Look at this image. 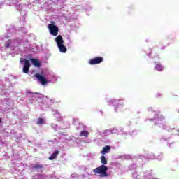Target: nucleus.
Here are the masks:
<instances>
[{
	"label": "nucleus",
	"instance_id": "obj_1",
	"mask_svg": "<svg viewBox=\"0 0 179 179\" xmlns=\"http://www.w3.org/2000/svg\"><path fill=\"white\" fill-rule=\"evenodd\" d=\"M107 170H108V167L105 165H101L93 169V173H95V174H100V177H108V173H106Z\"/></svg>",
	"mask_w": 179,
	"mask_h": 179
},
{
	"label": "nucleus",
	"instance_id": "obj_2",
	"mask_svg": "<svg viewBox=\"0 0 179 179\" xmlns=\"http://www.w3.org/2000/svg\"><path fill=\"white\" fill-rule=\"evenodd\" d=\"M55 41L60 52H66L67 49L66 47H65V45H64V38H62V36H57L55 38Z\"/></svg>",
	"mask_w": 179,
	"mask_h": 179
},
{
	"label": "nucleus",
	"instance_id": "obj_3",
	"mask_svg": "<svg viewBox=\"0 0 179 179\" xmlns=\"http://www.w3.org/2000/svg\"><path fill=\"white\" fill-rule=\"evenodd\" d=\"M48 28L52 36H58V32L59 31V29H58V27H57L54 24H49L48 25Z\"/></svg>",
	"mask_w": 179,
	"mask_h": 179
},
{
	"label": "nucleus",
	"instance_id": "obj_4",
	"mask_svg": "<svg viewBox=\"0 0 179 179\" xmlns=\"http://www.w3.org/2000/svg\"><path fill=\"white\" fill-rule=\"evenodd\" d=\"M34 77L36 78L37 80H38V82H40L43 85H47V83H48L47 78L43 74L35 73Z\"/></svg>",
	"mask_w": 179,
	"mask_h": 179
},
{
	"label": "nucleus",
	"instance_id": "obj_5",
	"mask_svg": "<svg viewBox=\"0 0 179 179\" xmlns=\"http://www.w3.org/2000/svg\"><path fill=\"white\" fill-rule=\"evenodd\" d=\"M24 62L22 71L24 73H29V70L30 69V62L27 59H21L20 62Z\"/></svg>",
	"mask_w": 179,
	"mask_h": 179
},
{
	"label": "nucleus",
	"instance_id": "obj_6",
	"mask_svg": "<svg viewBox=\"0 0 179 179\" xmlns=\"http://www.w3.org/2000/svg\"><path fill=\"white\" fill-rule=\"evenodd\" d=\"M104 61V59L102 57H94V59H91L89 61V64L90 65H96L97 64H101Z\"/></svg>",
	"mask_w": 179,
	"mask_h": 179
},
{
	"label": "nucleus",
	"instance_id": "obj_7",
	"mask_svg": "<svg viewBox=\"0 0 179 179\" xmlns=\"http://www.w3.org/2000/svg\"><path fill=\"white\" fill-rule=\"evenodd\" d=\"M30 61L32 62L33 65L37 66V68H40V66H41V63L38 59L31 58Z\"/></svg>",
	"mask_w": 179,
	"mask_h": 179
},
{
	"label": "nucleus",
	"instance_id": "obj_8",
	"mask_svg": "<svg viewBox=\"0 0 179 179\" xmlns=\"http://www.w3.org/2000/svg\"><path fill=\"white\" fill-rule=\"evenodd\" d=\"M111 150V147L110 145H106L103 148L101 153V155H106L108 152H110Z\"/></svg>",
	"mask_w": 179,
	"mask_h": 179
},
{
	"label": "nucleus",
	"instance_id": "obj_9",
	"mask_svg": "<svg viewBox=\"0 0 179 179\" xmlns=\"http://www.w3.org/2000/svg\"><path fill=\"white\" fill-rule=\"evenodd\" d=\"M58 155H59V150H55L54 153H52L50 157H49V160H54V159H57Z\"/></svg>",
	"mask_w": 179,
	"mask_h": 179
},
{
	"label": "nucleus",
	"instance_id": "obj_10",
	"mask_svg": "<svg viewBox=\"0 0 179 179\" xmlns=\"http://www.w3.org/2000/svg\"><path fill=\"white\" fill-rule=\"evenodd\" d=\"M155 69H156V71L162 72V71H163V66H162V64H157L155 66Z\"/></svg>",
	"mask_w": 179,
	"mask_h": 179
},
{
	"label": "nucleus",
	"instance_id": "obj_11",
	"mask_svg": "<svg viewBox=\"0 0 179 179\" xmlns=\"http://www.w3.org/2000/svg\"><path fill=\"white\" fill-rule=\"evenodd\" d=\"M80 136H85L86 138H87V136H89V131H87L86 130H83L80 133Z\"/></svg>",
	"mask_w": 179,
	"mask_h": 179
},
{
	"label": "nucleus",
	"instance_id": "obj_12",
	"mask_svg": "<svg viewBox=\"0 0 179 179\" xmlns=\"http://www.w3.org/2000/svg\"><path fill=\"white\" fill-rule=\"evenodd\" d=\"M43 167V164H35L33 166L32 169H34L35 170H41Z\"/></svg>",
	"mask_w": 179,
	"mask_h": 179
},
{
	"label": "nucleus",
	"instance_id": "obj_13",
	"mask_svg": "<svg viewBox=\"0 0 179 179\" xmlns=\"http://www.w3.org/2000/svg\"><path fill=\"white\" fill-rule=\"evenodd\" d=\"M101 162L104 166V164H107V159L106 158V156L102 155L101 157Z\"/></svg>",
	"mask_w": 179,
	"mask_h": 179
},
{
	"label": "nucleus",
	"instance_id": "obj_14",
	"mask_svg": "<svg viewBox=\"0 0 179 179\" xmlns=\"http://www.w3.org/2000/svg\"><path fill=\"white\" fill-rule=\"evenodd\" d=\"M36 124L38 125H43V124H44V119L41 118V117H39L38 119V121L36 122Z\"/></svg>",
	"mask_w": 179,
	"mask_h": 179
},
{
	"label": "nucleus",
	"instance_id": "obj_15",
	"mask_svg": "<svg viewBox=\"0 0 179 179\" xmlns=\"http://www.w3.org/2000/svg\"><path fill=\"white\" fill-rule=\"evenodd\" d=\"M172 132L174 135H178V129H173Z\"/></svg>",
	"mask_w": 179,
	"mask_h": 179
},
{
	"label": "nucleus",
	"instance_id": "obj_16",
	"mask_svg": "<svg viewBox=\"0 0 179 179\" xmlns=\"http://www.w3.org/2000/svg\"><path fill=\"white\" fill-rule=\"evenodd\" d=\"M10 45V43H8L5 45V47L6 48H9Z\"/></svg>",
	"mask_w": 179,
	"mask_h": 179
},
{
	"label": "nucleus",
	"instance_id": "obj_17",
	"mask_svg": "<svg viewBox=\"0 0 179 179\" xmlns=\"http://www.w3.org/2000/svg\"><path fill=\"white\" fill-rule=\"evenodd\" d=\"M50 23H52V24H54V23H55V22H54L51 21V22H50Z\"/></svg>",
	"mask_w": 179,
	"mask_h": 179
},
{
	"label": "nucleus",
	"instance_id": "obj_18",
	"mask_svg": "<svg viewBox=\"0 0 179 179\" xmlns=\"http://www.w3.org/2000/svg\"><path fill=\"white\" fill-rule=\"evenodd\" d=\"M0 124H1V119H0Z\"/></svg>",
	"mask_w": 179,
	"mask_h": 179
}]
</instances>
